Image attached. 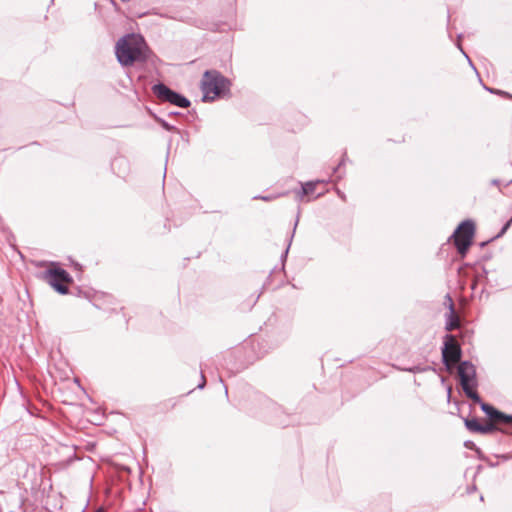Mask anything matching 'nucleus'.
<instances>
[{
	"mask_svg": "<svg viewBox=\"0 0 512 512\" xmlns=\"http://www.w3.org/2000/svg\"><path fill=\"white\" fill-rule=\"evenodd\" d=\"M337 194H339L341 198L345 199V197L340 194V191H337Z\"/></svg>",
	"mask_w": 512,
	"mask_h": 512,
	"instance_id": "18",
	"label": "nucleus"
},
{
	"mask_svg": "<svg viewBox=\"0 0 512 512\" xmlns=\"http://www.w3.org/2000/svg\"><path fill=\"white\" fill-rule=\"evenodd\" d=\"M157 122L167 131H175L176 128L169 123H167L165 120L156 118Z\"/></svg>",
	"mask_w": 512,
	"mask_h": 512,
	"instance_id": "13",
	"label": "nucleus"
},
{
	"mask_svg": "<svg viewBox=\"0 0 512 512\" xmlns=\"http://www.w3.org/2000/svg\"><path fill=\"white\" fill-rule=\"evenodd\" d=\"M323 181H311L302 185V195L312 196L313 198L319 197L322 192L315 194V188L317 185L323 184Z\"/></svg>",
	"mask_w": 512,
	"mask_h": 512,
	"instance_id": "10",
	"label": "nucleus"
},
{
	"mask_svg": "<svg viewBox=\"0 0 512 512\" xmlns=\"http://www.w3.org/2000/svg\"><path fill=\"white\" fill-rule=\"evenodd\" d=\"M229 81L215 70L206 71L201 82L203 101H213L229 89Z\"/></svg>",
	"mask_w": 512,
	"mask_h": 512,
	"instance_id": "2",
	"label": "nucleus"
},
{
	"mask_svg": "<svg viewBox=\"0 0 512 512\" xmlns=\"http://www.w3.org/2000/svg\"><path fill=\"white\" fill-rule=\"evenodd\" d=\"M465 426L471 432L479 433L481 423L476 418L466 419Z\"/></svg>",
	"mask_w": 512,
	"mask_h": 512,
	"instance_id": "12",
	"label": "nucleus"
},
{
	"mask_svg": "<svg viewBox=\"0 0 512 512\" xmlns=\"http://www.w3.org/2000/svg\"><path fill=\"white\" fill-rule=\"evenodd\" d=\"M475 233V225L472 220L463 221L454 231L452 238L458 252L464 256L471 243Z\"/></svg>",
	"mask_w": 512,
	"mask_h": 512,
	"instance_id": "4",
	"label": "nucleus"
},
{
	"mask_svg": "<svg viewBox=\"0 0 512 512\" xmlns=\"http://www.w3.org/2000/svg\"><path fill=\"white\" fill-rule=\"evenodd\" d=\"M512 223V216H511V219L503 226V228L501 229L500 233L497 235V237H500L502 236L506 231L507 229L509 228V226L511 225Z\"/></svg>",
	"mask_w": 512,
	"mask_h": 512,
	"instance_id": "14",
	"label": "nucleus"
},
{
	"mask_svg": "<svg viewBox=\"0 0 512 512\" xmlns=\"http://www.w3.org/2000/svg\"><path fill=\"white\" fill-rule=\"evenodd\" d=\"M497 430L496 423L493 421L485 422L481 424L479 433L480 434H490Z\"/></svg>",
	"mask_w": 512,
	"mask_h": 512,
	"instance_id": "11",
	"label": "nucleus"
},
{
	"mask_svg": "<svg viewBox=\"0 0 512 512\" xmlns=\"http://www.w3.org/2000/svg\"><path fill=\"white\" fill-rule=\"evenodd\" d=\"M424 370H425V369H421L420 367H413V368L408 369V371H410V372H414V373H416V372H422V371H424Z\"/></svg>",
	"mask_w": 512,
	"mask_h": 512,
	"instance_id": "15",
	"label": "nucleus"
},
{
	"mask_svg": "<svg viewBox=\"0 0 512 512\" xmlns=\"http://www.w3.org/2000/svg\"><path fill=\"white\" fill-rule=\"evenodd\" d=\"M152 91L161 101L169 102L181 108H187L190 106V101L187 98L174 92L162 83L153 85Z\"/></svg>",
	"mask_w": 512,
	"mask_h": 512,
	"instance_id": "5",
	"label": "nucleus"
},
{
	"mask_svg": "<svg viewBox=\"0 0 512 512\" xmlns=\"http://www.w3.org/2000/svg\"><path fill=\"white\" fill-rule=\"evenodd\" d=\"M201 377H202V382L198 385V388H200V389H202L205 386V383H206L205 377H204L203 374H202Z\"/></svg>",
	"mask_w": 512,
	"mask_h": 512,
	"instance_id": "16",
	"label": "nucleus"
},
{
	"mask_svg": "<svg viewBox=\"0 0 512 512\" xmlns=\"http://www.w3.org/2000/svg\"><path fill=\"white\" fill-rule=\"evenodd\" d=\"M442 357L444 364L449 368L451 364L457 363L461 357V350L452 335L446 336V341L442 349Z\"/></svg>",
	"mask_w": 512,
	"mask_h": 512,
	"instance_id": "7",
	"label": "nucleus"
},
{
	"mask_svg": "<svg viewBox=\"0 0 512 512\" xmlns=\"http://www.w3.org/2000/svg\"><path fill=\"white\" fill-rule=\"evenodd\" d=\"M458 48H460V50L463 51L461 48V45H458ZM462 53L467 57V55L464 52H462Z\"/></svg>",
	"mask_w": 512,
	"mask_h": 512,
	"instance_id": "19",
	"label": "nucleus"
},
{
	"mask_svg": "<svg viewBox=\"0 0 512 512\" xmlns=\"http://www.w3.org/2000/svg\"><path fill=\"white\" fill-rule=\"evenodd\" d=\"M509 183H512V177H511V180H509V181H508V184H509Z\"/></svg>",
	"mask_w": 512,
	"mask_h": 512,
	"instance_id": "20",
	"label": "nucleus"
},
{
	"mask_svg": "<svg viewBox=\"0 0 512 512\" xmlns=\"http://www.w3.org/2000/svg\"><path fill=\"white\" fill-rule=\"evenodd\" d=\"M43 277L60 294H66L68 292V287L65 283H69L71 277L64 269H49L44 273Z\"/></svg>",
	"mask_w": 512,
	"mask_h": 512,
	"instance_id": "6",
	"label": "nucleus"
},
{
	"mask_svg": "<svg viewBox=\"0 0 512 512\" xmlns=\"http://www.w3.org/2000/svg\"><path fill=\"white\" fill-rule=\"evenodd\" d=\"M147 46L144 38L138 34H127L120 38L115 46V54L122 66H131L146 59Z\"/></svg>",
	"mask_w": 512,
	"mask_h": 512,
	"instance_id": "1",
	"label": "nucleus"
},
{
	"mask_svg": "<svg viewBox=\"0 0 512 512\" xmlns=\"http://www.w3.org/2000/svg\"><path fill=\"white\" fill-rule=\"evenodd\" d=\"M492 184H494V185H498V184H499V180H497V179L493 180V181H492Z\"/></svg>",
	"mask_w": 512,
	"mask_h": 512,
	"instance_id": "17",
	"label": "nucleus"
},
{
	"mask_svg": "<svg viewBox=\"0 0 512 512\" xmlns=\"http://www.w3.org/2000/svg\"><path fill=\"white\" fill-rule=\"evenodd\" d=\"M480 407L482 411L490 418L491 421L495 423H505L510 424L512 423V416L507 415L497 409H495L493 406L484 403L480 400Z\"/></svg>",
	"mask_w": 512,
	"mask_h": 512,
	"instance_id": "8",
	"label": "nucleus"
},
{
	"mask_svg": "<svg viewBox=\"0 0 512 512\" xmlns=\"http://www.w3.org/2000/svg\"><path fill=\"white\" fill-rule=\"evenodd\" d=\"M447 298L449 299V302H450V304H449L450 312L447 317L445 329L447 331H452L459 327V319H458V316L455 314L452 299L449 296H447Z\"/></svg>",
	"mask_w": 512,
	"mask_h": 512,
	"instance_id": "9",
	"label": "nucleus"
},
{
	"mask_svg": "<svg viewBox=\"0 0 512 512\" xmlns=\"http://www.w3.org/2000/svg\"><path fill=\"white\" fill-rule=\"evenodd\" d=\"M458 375L460 384L466 396L472 399L475 403H480V397L474 390L476 386V369L475 366L469 361H463L458 366Z\"/></svg>",
	"mask_w": 512,
	"mask_h": 512,
	"instance_id": "3",
	"label": "nucleus"
}]
</instances>
